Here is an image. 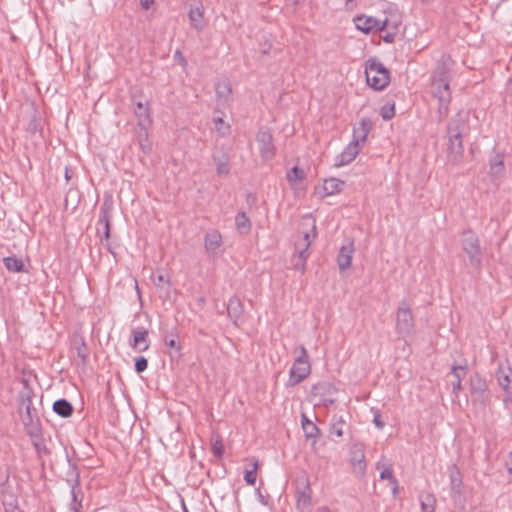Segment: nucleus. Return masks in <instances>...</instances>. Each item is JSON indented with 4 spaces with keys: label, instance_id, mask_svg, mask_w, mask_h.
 <instances>
[{
    "label": "nucleus",
    "instance_id": "nucleus-13",
    "mask_svg": "<svg viewBox=\"0 0 512 512\" xmlns=\"http://www.w3.org/2000/svg\"><path fill=\"white\" fill-rule=\"evenodd\" d=\"M336 393V387L328 381L318 382L311 387V395L318 397L319 402L325 406L331 405L336 401L334 397Z\"/></svg>",
    "mask_w": 512,
    "mask_h": 512
},
{
    "label": "nucleus",
    "instance_id": "nucleus-37",
    "mask_svg": "<svg viewBox=\"0 0 512 512\" xmlns=\"http://www.w3.org/2000/svg\"><path fill=\"white\" fill-rule=\"evenodd\" d=\"M450 374L454 377V381L462 382L463 378L467 374V361L464 360L463 364H453Z\"/></svg>",
    "mask_w": 512,
    "mask_h": 512
},
{
    "label": "nucleus",
    "instance_id": "nucleus-49",
    "mask_svg": "<svg viewBox=\"0 0 512 512\" xmlns=\"http://www.w3.org/2000/svg\"><path fill=\"white\" fill-rule=\"evenodd\" d=\"M215 123V128L219 132L221 136H225L230 131V126L228 124H225L222 118H214L213 119Z\"/></svg>",
    "mask_w": 512,
    "mask_h": 512
},
{
    "label": "nucleus",
    "instance_id": "nucleus-20",
    "mask_svg": "<svg viewBox=\"0 0 512 512\" xmlns=\"http://www.w3.org/2000/svg\"><path fill=\"white\" fill-rule=\"evenodd\" d=\"M354 253L353 241H349L346 245H343L337 255V264L340 271H344L350 267L352 262V256Z\"/></svg>",
    "mask_w": 512,
    "mask_h": 512
},
{
    "label": "nucleus",
    "instance_id": "nucleus-15",
    "mask_svg": "<svg viewBox=\"0 0 512 512\" xmlns=\"http://www.w3.org/2000/svg\"><path fill=\"white\" fill-rule=\"evenodd\" d=\"M297 507L308 508L312 505V490L310 487L309 479L304 477L296 488Z\"/></svg>",
    "mask_w": 512,
    "mask_h": 512
},
{
    "label": "nucleus",
    "instance_id": "nucleus-61",
    "mask_svg": "<svg viewBox=\"0 0 512 512\" xmlns=\"http://www.w3.org/2000/svg\"><path fill=\"white\" fill-rule=\"evenodd\" d=\"M331 433L341 437L343 435V431L341 428H336L335 426L331 429Z\"/></svg>",
    "mask_w": 512,
    "mask_h": 512
},
{
    "label": "nucleus",
    "instance_id": "nucleus-46",
    "mask_svg": "<svg viewBox=\"0 0 512 512\" xmlns=\"http://www.w3.org/2000/svg\"><path fill=\"white\" fill-rule=\"evenodd\" d=\"M258 468V462L255 461L253 463V468L251 470H246L244 473V480L248 485L254 486L256 483V471Z\"/></svg>",
    "mask_w": 512,
    "mask_h": 512
},
{
    "label": "nucleus",
    "instance_id": "nucleus-19",
    "mask_svg": "<svg viewBox=\"0 0 512 512\" xmlns=\"http://www.w3.org/2000/svg\"><path fill=\"white\" fill-rule=\"evenodd\" d=\"M133 340L130 342V346L139 352H144L149 348L148 330L145 328L132 330Z\"/></svg>",
    "mask_w": 512,
    "mask_h": 512
},
{
    "label": "nucleus",
    "instance_id": "nucleus-9",
    "mask_svg": "<svg viewBox=\"0 0 512 512\" xmlns=\"http://www.w3.org/2000/svg\"><path fill=\"white\" fill-rule=\"evenodd\" d=\"M431 92L434 98L438 100L437 113L439 120L448 116L449 105L451 102L450 82L440 80V83H431Z\"/></svg>",
    "mask_w": 512,
    "mask_h": 512
},
{
    "label": "nucleus",
    "instance_id": "nucleus-38",
    "mask_svg": "<svg viewBox=\"0 0 512 512\" xmlns=\"http://www.w3.org/2000/svg\"><path fill=\"white\" fill-rule=\"evenodd\" d=\"M211 448H212L213 454L217 458H221L223 456L224 445H223L222 437L219 434L213 436L212 441H211Z\"/></svg>",
    "mask_w": 512,
    "mask_h": 512
},
{
    "label": "nucleus",
    "instance_id": "nucleus-41",
    "mask_svg": "<svg viewBox=\"0 0 512 512\" xmlns=\"http://www.w3.org/2000/svg\"><path fill=\"white\" fill-rule=\"evenodd\" d=\"M79 191L76 189H70L65 197V207L68 208L71 205L72 209H75L79 203Z\"/></svg>",
    "mask_w": 512,
    "mask_h": 512
},
{
    "label": "nucleus",
    "instance_id": "nucleus-16",
    "mask_svg": "<svg viewBox=\"0 0 512 512\" xmlns=\"http://www.w3.org/2000/svg\"><path fill=\"white\" fill-rule=\"evenodd\" d=\"M350 463L355 472H357L361 477L365 475L366 472V461H365V453L362 446L354 445L350 450Z\"/></svg>",
    "mask_w": 512,
    "mask_h": 512
},
{
    "label": "nucleus",
    "instance_id": "nucleus-50",
    "mask_svg": "<svg viewBox=\"0 0 512 512\" xmlns=\"http://www.w3.org/2000/svg\"><path fill=\"white\" fill-rule=\"evenodd\" d=\"M380 115L384 120H390L395 115V104L384 105L381 108Z\"/></svg>",
    "mask_w": 512,
    "mask_h": 512
},
{
    "label": "nucleus",
    "instance_id": "nucleus-27",
    "mask_svg": "<svg viewBox=\"0 0 512 512\" xmlns=\"http://www.w3.org/2000/svg\"><path fill=\"white\" fill-rule=\"evenodd\" d=\"M69 468L65 474V482L68 484L70 489L80 487V471L76 463L68 460Z\"/></svg>",
    "mask_w": 512,
    "mask_h": 512
},
{
    "label": "nucleus",
    "instance_id": "nucleus-18",
    "mask_svg": "<svg viewBox=\"0 0 512 512\" xmlns=\"http://www.w3.org/2000/svg\"><path fill=\"white\" fill-rule=\"evenodd\" d=\"M222 245V235L216 229L208 230L204 236V247L209 255H215Z\"/></svg>",
    "mask_w": 512,
    "mask_h": 512
},
{
    "label": "nucleus",
    "instance_id": "nucleus-35",
    "mask_svg": "<svg viewBox=\"0 0 512 512\" xmlns=\"http://www.w3.org/2000/svg\"><path fill=\"white\" fill-rule=\"evenodd\" d=\"M4 265L6 269L10 272H24L25 266L21 259L17 258L16 256H9L5 257L3 259Z\"/></svg>",
    "mask_w": 512,
    "mask_h": 512
},
{
    "label": "nucleus",
    "instance_id": "nucleus-36",
    "mask_svg": "<svg viewBox=\"0 0 512 512\" xmlns=\"http://www.w3.org/2000/svg\"><path fill=\"white\" fill-rule=\"evenodd\" d=\"M497 380L505 393L509 396H512V379L510 378L509 374H507L504 370L499 369L497 372Z\"/></svg>",
    "mask_w": 512,
    "mask_h": 512
},
{
    "label": "nucleus",
    "instance_id": "nucleus-40",
    "mask_svg": "<svg viewBox=\"0 0 512 512\" xmlns=\"http://www.w3.org/2000/svg\"><path fill=\"white\" fill-rule=\"evenodd\" d=\"M75 349L77 352L78 358L81 360V363L85 365L88 361V348L83 339H80L79 342H75Z\"/></svg>",
    "mask_w": 512,
    "mask_h": 512
},
{
    "label": "nucleus",
    "instance_id": "nucleus-17",
    "mask_svg": "<svg viewBox=\"0 0 512 512\" xmlns=\"http://www.w3.org/2000/svg\"><path fill=\"white\" fill-rule=\"evenodd\" d=\"M227 314L229 318L232 320L233 324L236 327L240 326V323L243 320L244 308L241 300L237 296H232L227 304Z\"/></svg>",
    "mask_w": 512,
    "mask_h": 512
},
{
    "label": "nucleus",
    "instance_id": "nucleus-63",
    "mask_svg": "<svg viewBox=\"0 0 512 512\" xmlns=\"http://www.w3.org/2000/svg\"><path fill=\"white\" fill-rule=\"evenodd\" d=\"M508 471L512 473V451L509 454V461L507 462Z\"/></svg>",
    "mask_w": 512,
    "mask_h": 512
},
{
    "label": "nucleus",
    "instance_id": "nucleus-21",
    "mask_svg": "<svg viewBox=\"0 0 512 512\" xmlns=\"http://www.w3.org/2000/svg\"><path fill=\"white\" fill-rule=\"evenodd\" d=\"M360 152L357 141H351L343 152L337 157L336 166L347 165L352 162Z\"/></svg>",
    "mask_w": 512,
    "mask_h": 512
},
{
    "label": "nucleus",
    "instance_id": "nucleus-43",
    "mask_svg": "<svg viewBox=\"0 0 512 512\" xmlns=\"http://www.w3.org/2000/svg\"><path fill=\"white\" fill-rule=\"evenodd\" d=\"M2 504L4 506V510L8 509V505L11 504V506L18 505V497L11 491H4L3 497H2Z\"/></svg>",
    "mask_w": 512,
    "mask_h": 512
},
{
    "label": "nucleus",
    "instance_id": "nucleus-30",
    "mask_svg": "<svg viewBox=\"0 0 512 512\" xmlns=\"http://www.w3.org/2000/svg\"><path fill=\"white\" fill-rule=\"evenodd\" d=\"M345 183L337 178L326 179L323 184V190L326 196L333 195L342 191Z\"/></svg>",
    "mask_w": 512,
    "mask_h": 512
},
{
    "label": "nucleus",
    "instance_id": "nucleus-64",
    "mask_svg": "<svg viewBox=\"0 0 512 512\" xmlns=\"http://www.w3.org/2000/svg\"><path fill=\"white\" fill-rule=\"evenodd\" d=\"M317 512H331L327 506H322L317 509Z\"/></svg>",
    "mask_w": 512,
    "mask_h": 512
},
{
    "label": "nucleus",
    "instance_id": "nucleus-28",
    "mask_svg": "<svg viewBox=\"0 0 512 512\" xmlns=\"http://www.w3.org/2000/svg\"><path fill=\"white\" fill-rule=\"evenodd\" d=\"M53 411L57 415L63 418H67L73 414L74 408L73 405L68 400L58 399L53 403Z\"/></svg>",
    "mask_w": 512,
    "mask_h": 512
},
{
    "label": "nucleus",
    "instance_id": "nucleus-39",
    "mask_svg": "<svg viewBox=\"0 0 512 512\" xmlns=\"http://www.w3.org/2000/svg\"><path fill=\"white\" fill-rule=\"evenodd\" d=\"M380 479L389 480L390 483L393 485V494H396V492L398 491V480L394 477L391 466H388L381 471Z\"/></svg>",
    "mask_w": 512,
    "mask_h": 512
},
{
    "label": "nucleus",
    "instance_id": "nucleus-7",
    "mask_svg": "<svg viewBox=\"0 0 512 512\" xmlns=\"http://www.w3.org/2000/svg\"><path fill=\"white\" fill-rule=\"evenodd\" d=\"M317 236V228L315 220H313L311 230L305 232L303 237L295 242V252L294 255L297 256V259L294 262V267L296 270L304 271L306 268V260L310 256L309 247L311 243Z\"/></svg>",
    "mask_w": 512,
    "mask_h": 512
},
{
    "label": "nucleus",
    "instance_id": "nucleus-57",
    "mask_svg": "<svg viewBox=\"0 0 512 512\" xmlns=\"http://www.w3.org/2000/svg\"><path fill=\"white\" fill-rule=\"evenodd\" d=\"M154 2L155 0H140L141 7L145 10H148Z\"/></svg>",
    "mask_w": 512,
    "mask_h": 512
},
{
    "label": "nucleus",
    "instance_id": "nucleus-31",
    "mask_svg": "<svg viewBox=\"0 0 512 512\" xmlns=\"http://www.w3.org/2000/svg\"><path fill=\"white\" fill-rule=\"evenodd\" d=\"M419 500L422 512H435L436 498L432 493L422 492Z\"/></svg>",
    "mask_w": 512,
    "mask_h": 512
},
{
    "label": "nucleus",
    "instance_id": "nucleus-45",
    "mask_svg": "<svg viewBox=\"0 0 512 512\" xmlns=\"http://www.w3.org/2000/svg\"><path fill=\"white\" fill-rule=\"evenodd\" d=\"M134 111H135V114L138 117L139 121L149 119V109H148L147 105L143 104L142 102L136 103V108Z\"/></svg>",
    "mask_w": 512,
    "mask_h": 512
},
{
    "label": "nucleus",
    "instance_id": "nucleus-47",
    "mask_svg": "<svg viewBox=\"0 0 512 512\" xmlns=\"http://www.w3.org/2000/svg\"><path fill=\"white\" fill-rule=\"evenodd\" d=\"M27 131L33 135L36 133H41V131H42L41 121L36 115H34L32 117V119L29 121V123L27 125Z\"/></svg>",
    "mask_w": 512,
    "mask_h": 512
},
{
    "label": "nucleus",
    "instance_id": "nucleus-51",
    "mask_svg": "<svg viewBox=\"0 0 512 512\" xmlns=\"http://www.w3.org/2000/svg\"><path fill=\"white\" fill-rule=\"evenodd\" d=\"M148 367V360L144 356H139L135 358L134 368L137 373L144 372Z\"/></svg>",
    "mask_w": 512,
    "mask_h": 512
},
{
    "label": "nucleus",
    "instance_id": "nucleus-33",
    "mask_svg": "<svg viewBox=\"0 0 512 512\" xmlns=\"http://www.w3.org/2000/svg\"><path fill=\"white\" fill-rule=\"evenodd\" d=\"M235 225L240 234H248L251 230V221L245 212H238L235 217Z\"/></svg>",
    "mask_w": 512,
    "mask_h": 512
},
{
    "label": "nucleus",
    "instance_id": "nucleus-54",
    "mask_svg": "<svg viewBox=\"0 0 512 512\" xmlns=\"http://www.w3.org/2000/svg\"><path fill=\"white\" fill-rule=\"evenodd\" d=\"M139 144H140L141 150L144 153H146V154L150 153L151 145L148 142L147 133H145L144 138H142V136L139 137Z\"/></svg>",
    "mask_w": 512,
    "mask_h": 512
},
{
    "label": "nucleus",
    "instance_id": "nucleus-62",
    "mask_svg": "<svg viewBox=\"0 0 512 512\" xmlns=\"http://www.w3.org/2000/svg\"><path fill=\"white\" fill-rule=\"evenodd\" d=\"M312 421L308 419V417L305 414H302L301 416V424L302 428L305 427L308 423H311Z\"/></svg>",
    "mask_w": 512,
    "mask_h": 512
},
{
    "label": "nucleus",
    "instance_id": "nucleus-59",
    "mask_svg": "<svg viewBox=\"0 0 512 512\" xmlns=\"http://www.w3.org/2000/svg\"><path fill=\"white\" fill-rule=\"evenodd\" d=\"M5 512H24L20 509L19 505L11 506V504L8 505V509L4 510Z\"/></svg>",
    "mask_w": 512,
    "mask_h": 512
},
{
    "label": "nucleus",
    "instance_id": "nucleus-56",
    "mask_svg": "<svg viewBox=\"0 0 512 512\" xmlns=\"http://www.w3.org/2000/svg\"><path fill=\"white\" fill-rule=\"evenodd\" d=\"M462 390V382L460 381H453L452 383V393L458 397L460 391Z\"/></svg>",
    "mask_w": 512,
    "mask_h": 512
},
{
    "label": "nucleus",
    "instance_id": "nucleus-29",
    "mask_svg": "<svg viewBox=\"0 0 512 512\" xmlns=\"http://www.w3.org/2000/svg\"><path fill=\"white\" fill-rule=\"evenodd\" d=\"M354 22L358 30L368 34L374 30L376 18L360 15L354 18Z\"/></svg>",
    "mask_w": 512,
    "mask_h": 512
},
{
    "label": "nucleus",
    "instance_id": "nucleus-44",
    "mask_svg": "<svg viewBox=\"0 0 512 512\" xmlns=\"http://www.w3.org/2000/svg\"><path fill=\"white\" fill-rule=\"evenodd\" d=\"M306 439H316L319 436L320 430L314 422L308 423L302 428Z\"/></svg>",
    "mask_w": 512,
    "mask_h": 512
},
{
    "label": "nucleus",
    "instance_id": "nucleus-60",
    "mask_svg": "<svg viewBox=\"0 0 512 512\" xmlns=\"http://www.w3.org/2000/svg\"><path fill=\"white\" fill-rule=\"evenodd\" d=\"M387 27H388V19L386 18L385 20L381 21V24L378 27V31H384L387 29Z\"/></svg>",
    "mask_w": 512,
    "mask_h": 512
},
{
    "label": "nucleus",
    "instance_id": "nucleus-1",
    "mask_svg": "<svg viewBox=\"0 0 512 512\" xmlns=\"http://www.w3.org/2000/svg\"><path fill=\"white\" fill-rule=\"evenodd\" d=\"M467 130L468 124L462 118L452 119L447 125V160L453 165L458 164L463 158V135Z\"/></svg>",
    "mask_w": 512,
    "mask_h": 512
},
{
    "label": "nucleus",
    "instance_id": "nucleus-58",
    "mask_svg": "<svg viewBox=\"0 0 512 512\" xmlns=\"http://www.w3.org/2000/svg\"><path fill=\"white\" fill-rule=\"evenodd\" d=\"M394 40H395V34L394 33H387L383 37V41L386 42V43H393Z\"/></svg>",
    "mask_w": 512,
    "mask_h": 512
},
{
    "label": "nucleus",
    "instance_id": "nucleus-2",
    "mask_svg": "<svg viewBox=\"0 0 512 512\" xmlns=\"http://www.w3.org/2000/svg\"><path fill=\"white\" fill-rule=\"evenodd\" d=\"M22 388L19 391V414L25 430L31 427L40 426V418L38 411L32 405L34 391L29 384V380L23 378L21 380Z\"/></svg>",
    "mask_w": 512,
    "mask_h": 512
},
{
    "label": "nucleus",
    "instance_id": "nucleus-8",
    "mask_svg": "<svg viewBox=\"0 0 512 512\" xmlns=\"http://www.w3.org/2000/svg\"><path fill=\"white\" fill-rule=\"evenodd\" d=\"M470 396L471 402L474 406L484 409L491 399L488 385L484 378L479 373H474L470 376Z\"/></svg>",
    "mask_w": 512,
    "mask_h": 512
},
{
    "label": "nucleus",
    "instance_id": "nucleus-42",
    "mask_svg": "<svg viewBox=\"0 0 512 512\" xmlns=\"http://www.w3.org/2000/svg\"><path fill=\"white\" fill-rule=\"evenodd\" d=\"M304 176L305 173L303 169L299 168L298 166H294L287 172V180L291 183L302 180Z\"/></svg>",
    "mask_w": 512,
    "mask_h": 512
},
{
    "label": "nucleus",
    "instance_id": "nucleus-52",
    "mask_svg": "<svg viewBox=\"0 0 512 512\" xmlns=\"http://www.w3.org/2000/svg\"><path fill=\"white\" fill-rule=\"evenodd\" d=\"M164 343L169 348L176 349L177 351L180 350V346L178 344V335H176V334L166 335L164 337Z\"/></svg>",
    "mask_w": 512,
    "mask_h": 512
},
{
    "label": "nucleus",
    "instance_id": "nucleus-4",
    "mask_svg": "<svg viewBox=\"0 0 512 512\" xmlns=\"http://www.w3.org/2000/svg\"><path fill=\"white\" fill-rule=\"evenodd\" d=\"M461 249L467 255L469 264L479 269L482 265L483 250L477 234L470 228L461 233Z\"/></svg>",
    "mask_w": 512,
    "mask_h": 512
},
{
    "label": "nucleus",
    "instance_id": "nucleus-11",
    "mask_svg": "<svg viewBox=\"0 0 512 512\" xmlns=\"http://www.w3.org/2000/svg\"><path fill=\"white\" fill-rule=\"evenodd\" d=\"M414 329V317L409 305L401 301L396 312V330L400 335H408Z\"/></svg>",
    "mask_w": 512,
    "mask_h": 512
},
{
    "label": "nucleus",
    "instance_id": "nucleus-5",
    "mask_svg": "<svg viewBox=\"0 0 512 512\" xmlns=\"http://www.w3.org/2000/svg\"><path fill=\"white\" fill-rule=\"evenodd\" d=\"M113 211V200L111 197H105L99 210V219L97 222V234L100 237L101 243L105 241V247L112 254L115 255L111 244L109 243L111 231V217Z\"/></svg>",
    "mask_w": 512,
    "mask_h": 512
},
{
    "label": "nucleus",
    "instance_id": "nucleus-26",
    "mask_svg": "<svg viewBox=\"0 0 512 512\" xmlns=\"http://www.w3.org/2000/svg\"><path fill=\"white\" fill-rule=\"evenodd\" d=\"M212 158L217 166V174L219 176H227L230 172L229 155L223 151H220L214 153Z\"/></svg>",
    "mask_w": 512,
    "mask_h": 512
},
{
    "label": "nucleus",
    "instance_id": "nucleus-12",
    "mask_svg": "<svg viewBox=\"0 0 512 512\" xmlns=\"http://www.w3.org/2000/svg\"><path fill=\"white\" fill-rule=\"evenodd\" d=\"M449 480H450V495L456 505L463 504V478L460 469L457 465L452 464L448 466Z\"/></svg>",
    "mask_w": 512,
    "mask_h": 512
},
{
    "label": "nucleus",
    "instance_id": "nucleus-25",
    "mask_svg": "<svg viewBox=\"0 0 512 512\" xmlns=\"http://www.w3.org/2000/svg\"><path fill=\"white\" fill-rule=\"evenodd\" d=\"M188 17L190 20V24L194 29H196L197 31H202L204 29V9L202 5L195 8H191L189 10Z\"/></svg>",
    "mask_w": 512,
    "mask_h": 512
},
{
    "label": "nucleus",
    "instance_id": "nucleus-10",
    "mask_svg": "<svg viewBox=\"0 0 512 512\" xmlns=\"http://www.w3.org/2000/svg\"><path fill=\"white\" fill-rule=\"evenodd\" d=\"M256 142L259 149L260 157L267 162L274 158L276 147L272 133L267 127H261L256 134Z\"/></svg>",
    "mask_w": 512,
    "mask_h": 512
},
{
    "label": "nucleus",
    "instance_id": "nucleus-32",
    "mask_svg": "<svg viewBox=\"0 0 512 512\" xmlns=\"http://www.w3.org/2000/svg\"><path fill=\"white\" fill-rule=\"evenodd\" d=\"M440 80L450 82L449 68L444 62H439L432 74V82L440 83Z\"/></svg>",
    "mask_w": 512,
    "mask_h": 512
},
{
    "label": "nucleus",
    "instance_id": "nucleus-3",
    "mask_svg": "<svg viewBox=\"0 0 512 512\" xmlns=\"http://www.w3.org/2000/svg\"><path fill=\"white\" fill-rule=\"evenodd\" d=\"M365 76L367 84L376 91L383 90L390 82L389 70L375 58L365 62Z\"/></svg>",
    "mask_w": 512,
    "mask_h": 512
},
{
    "label": "nucleus",
    "instance_id": "nucleus-6",
    "mask_svg": "<svg viewBox=\"0 0 512 512\" xmlns=\"http://www.w3.org/2000/svg\"><path fill=\"white\" fill-rule=\"evenodd\" d=\"M300 354L296 357L290 371H289V386H296L304 379H306L311 372V364L306 348L303 345L299 346Z\"/></svg>",
    "mask_w": 512,
    "mask_h": 512
},
{
    "label": "nucleus",
    "instance_id": "nucleus-14",
    "mask_svg": "<svg viewBox=\"0 0 512 512\" xmlns=\"http://www.w3.org/2000/svg\"><path fill=\"white\" fill-rule=\"evenodd\" d=\"M27 435L32 439V445L36 450L38 458H42L45 455L50 454V450L46 445V441L43 438L42 427L36 426L25 430Z\"/></svg>",
    "mask_w": 512,
    "mask_h": 512
},
{
    "label": "nucleus",
    "instance_id": "nucleus-48",
    "mask_svg": "<svg viewBox=\"0 0 512 512\" xmlns=\"http://www.w3.org/2000/svg\"><path fill=\"white\" fill-rule=\"evenodd\" d=\"M153 282H154V285L157 287V288H164V285L166 284L167 285V290L170 289L171 287V281L168 277L167 274H164V273H160L158 274L154 279H153Z\"/></svg>",
    "mask_w": 512,
    "mask_h": 512
},
{
    "label": "nucleus",
    "instance_id": "nucleus-22",
    "mask_svg": "<svg viewBox=\"0 0 512 512\" xmlns=\"http://www.w3.org/2000/svg\"><path fill=\"white\" fill-rule=\"evenodd\" d=\"M489 166V174L491 179L496 181L501 178L505 172L504 155L501 153H496L489 159Z\"/></svg>",
    "mask_w": 512,
    "mask_h": 512
},
{
    "label": "nucleus",
    "instance_id": "nucleus-23",
    "mask_svg": "<svg viewBox=\"0 0 512 512\" xmlns=\"http://www.w3.org/2000/svg\"><path fill=\"white\" fill-rule=\"evenodd\" d=\"M371 128L372 122L370 121V119L363 118L359 123V127L354 129L352 141H357L359 146L365 143Z\"/></svg>",
    "mask_w": 512,
    "mask_h": 512
},
{
    "label": "nucleus",
    "instance_id": "nucleus-34",
    "mask_svg": "<svg viewBox=\"0 0 512 512\" xmlns=\"http://www.w3.org/2000/svg\"><path fill=\"white\" fill-rule=\"evenodd\" d=\"M71 503L70 510L73 512H81L83 492L80 487L70 489Z\"/></svg>",
    "mask_w": 512,
    "mask_h": 512
},
{
    "label": "nucleus",
    "instance_id": "nucleus-55",
    "mask_svg": "<svg viewBox=\"0 0 512 512\" xmlns=\"http://www.w3.org/2000/svg\"><path fill=\"white\" fill-rule=\"evenodd\" d=\"M173 59L175 62H177L182 67H186L188 64L186 58L184 57V55L182 54V52L179 49H177L174 52Z\"/></svg>",
    "mask_w": 512,
    "mask_h": 512
},
{
    "label": "nucleus",
    "instance_id": "nucleus-24",
    "mask_svg": "<svg viewBox=\"0 0 512 512\" xmlns=\"http://www.w3.org/2000/svg\"><path fill=\"white\" fill-rule=\"evenodd\" d=\"M371 128L372 122L370 121V119L363 118L359 123V127L354 129L352 141H357L359 146L365 143Z\"/></svg>",
    "mask_w": 512,
    "mask_h": 512
},
{
    "label": "nucleus",
    "instance_id": "nucleus-53",
    "mask_svg": "<svg viewBox=\"0 0 512 512\" xmlns=\"http://www.w3.org/2000/svg\"><path fill=\"white\" fill-rule=\"evenodd\" d=\"M373 413V423L378 429H383L385 426V422L382 420L381 413L378 409L372 408Z\"/></svg>",
    "mask_w": 512,
    "mask_h": 512
}]
</instances>
